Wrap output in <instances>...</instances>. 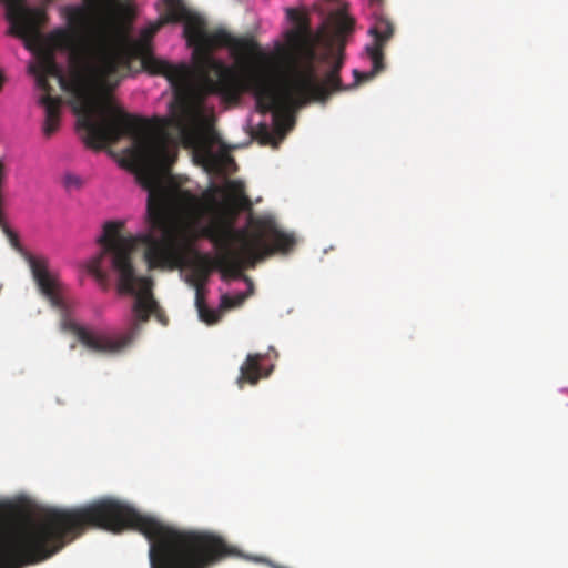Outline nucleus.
I'll return each instance as SVG.
<instances>
[{
  "mask_svg": "<svg viewBox=\"0 0 568 568\" xmlns=\"http://www.w3.org/2000/svg\"><path fill=\"white\" fill-rule=\"evenodd\" d=\"M163 6L159 20L146 28L142 37L149 41L164 24L182 21L187 44L193 47L192 60L200 82H191L192 70L186 63L172 64L144 55V70L165 77L175 91V100L165 118L146 119L125 112L106 94L129 73L131 49L95 28L91 2L67 6L63 14L69 28L52 30L41 43L36 62L29 67L43 91L39 103L44 109L42 131L47 138L60 126L63 103L61 97L53 95L54 88L49 80L54 79L63 92L79 102L82 113L79 122L87 131V146L101 150L128 136L132 141L129 149L132 160L175 152L180 143L203 160L212 158L219 135L214 129V110L206 104V99L211 94L223 99V95L239 93L232 67L215 59L213 51L226 47L231 53H257V41L252 37H233L223 29L207 31L205 21L191 12L182 0H164Z\"/></svg>",
  "mask_w": 568,
  "mask_h": 568,
  "instance_id": "f257e3e1",
  "label": "nucleus"
},
{
  "mask_svg": "<svg viewBox=\"0 0 568 568\" xmlns=\"http://www.w3.org/2000/svg\"><path fill=\"white\" fill-rule=\"evenodd\" d=\"M163 6L159 20L146 28L142 37L149 41L164 24L182 21L187 44L193 47L192 60L200 82H191L192 70L186 63L172 64L144 55V70L165 77L175 91V100L165 118L146 119L125 112L106 94L129 73L131 49L95 28L91 2L67 6L63 14L69 28L52 30L41 43L36 62L29 67L43 91L39 103L44 109L42 131L47 138L60 126L63 103L61 97L53 95L54 88L49 80L54 79L63 92L79 102L82 113L79 122L87 131V146L101 150L128 136L132 141L129 149L132 160L175 152L180 143L203 160L212 158L219 135L214 129V110L206 104V99L211 94L223 99V95L239 93L232 67L215 59L213 51L226 47L231 53H257V41L252 37H233L223 29L207 31L205 21L191 12L182 0H164Z\"/></svg>",
  "mask_w": 568,
  "mask_h": 568,
  "instance_id": "f03ea898",
  "label": "nucleus"
},
{
  "mask_svg": "<svg viewBox=\"0 0 568 568\" xmlns=\"http://www.w3.org/2000/svg\"><path fill=\"white\" fill-rule=\"evenodd\" d=\"M178 151L134 159L136 178L148 191L146 230L136 235H123L124 223H104L98 237L100 252L87 263V271L97 282L106 286L110 273L118 276L120 293L134 295L132 318L123 334L91 329L72 317L62 295V285L49 271L44 257L29 253L26 260L43 297L60 313V328L77 336L89 351L116 354L128 347L141 331L142 324L154 315L163 325L168 320L153 297V280L139 276L132 254L142 246L148 270H176L189 265V283L203 286L212 270L222 277L237 278L245 267L280 252L287 253L296 244L293 234L282 231L268 214L247 217L246 225L234 229L239 210L248 206L244 184L227 180L224 187L211 184L201 196L166 182Z\"/></svg>",
  "mask_w": 568,
  "mask_h": 568,
  "instance_id": "7ed1b4c3",
  "label": "nucleus"
},
{
  "mask_svg": "<svg viewBox=\"0 0 568 568\" xmlns=\"http://www.w3.org/2000/svg\"><path fill=\"white\" fill-rule=\"evenodd\" d=\"M91 527L143 534L150 541L152 568H212L236 554L220 535L166 525L115 499L70 509L48 508L38 523L27 520L21 503L0 500V568L43 561Z\"/></svg>",
  "mask_w": 568,
  "mask_h": 568,
  "instance_id": "20e7f679",
  "label": "nucleus"
},
{
  "mask_svg": "<svg viewBox=\"0 0 568 568\" xmlns=\"http://www.w3.org/2000/svg\"><path fill=\"white\" fill-rule=\"evenodd\" d=\"M288 40L294 49L304 58L306 65L303 69L295 68L283 81H275L268 70V57L258 47V53L240 51L232 53L239 68L232 67L236 97L223 95L229 103H237L243 93H252L260 113L272 112L275 130L284 135L294 125L291 113L305 105L310 100L325 101L334 91L345 88L339 78L343 65V52H334L332 49L325 54V59H333L332 69L323 82L317 80L313 62L316 59L315 40L307 27H300L290 31ZM257 45H260L257 43Z\"/></svg>",
  "mask_w": 568,
  "mask_h": 568,
  "instance_id": "39448f33",
  "label": "nucleus"
},
{
  "mask_svg": "<svg viewBox=\"0 0 568 568\" xmlns=\"http://www.w3.org/2000/svg\"><path fill=\"white\" fill-rule=\"evenodd\" d=\"M368 3L374 24L368 30L373 37V43L366 47V52L373 68L369 72L354 70L356 83L368 81L384 70V49L394 34V26L384 13L383 0H368Z\"/></svg>",
  "mask_w": 568,
  "mask_h": 568,
  "instance_id": "423d86ee",
  "label": "nucleus"
},
{
  "mask_svg": "<svg viewBox=\"0 0 568 568\" xmlns=\"http://www.w3.org/2000/svg\"><path fill=\"white\" fill-rule=\"evenodd\" d=\"M263 359L261 354H248L246 361L240 368V376L237 377V385L242 388L244 383L252 385L256 384L261 378L260 362Z\"/></svg>",
  "mask_w": 568,
  "mask_h": 568,
  "instance_id": "0eeeda50",
  "label": "nucleus"
},
{
  "mask_svg": "<svg viewBox=\"0 0 568 568\" xmlns=\"http://www.w3.org/2000/svg\"><path fill=\"white\" fill-rule=\"evenodd\" d=\"M195 287V304L199 311L200 318L207 324H215L220 320V313L211 310L206 306L204 296L202 293L203 286H194Z\"/></svg>",
  "mask_w": 568,
  "mask_h": 568,
  "instance_id": "6e6552de",
  "label": "nucleus"
},
{
  "mask_svg": "<svg viewBox=\"0 0 568 568\" xmlns=\"http://www.w3.org/2000/svg\"><path fill=\"white\" fill-rule=\"evenodd\" d=\"M246 295L241 293L235 296L223 295L221 298V307L224 310L241 306L245 301Z\"/></svg>",
  "mask_w": 568,
  "mask_h": 568,
  "instance_id": "1a4fd4ad",
  "label": "nucleus"
},
{
  "mask_svg": "<svg viewBox=\"0 0 568 568\" xmlns=\"http://www.w3.org/2000/svg\"><path fill=\"white\" fill-rule=\"evenodd\" d=\"M354 20L348 16H341L336 21V28L339 33H349L353 31Z\"/></svg>",
  "mask_w": 568,
  "mask_h": 568,
  "instance_id": "9d476101",
  "label": "nucleus"
},
{
  "mask_svg": "<svg viewBox=\"0 0 568 568\" xmlns=\"http://www.w3.org/2000/svg\"><path fill=\"white\" fill-rule=\"evenodd\" d=\"M63 184L69 190L80 189L82 185V180L75 174L67 173L63 178Z\"/></svg>",
  "mask_w": 568,
  "mask_h": 568,
  "instance_id": "9b49d317",
  "label": "nucleus"
},
{
  "mask_svg": "<svg viewBox=\"0 0 568 568\" xmlns=\"http://www.w3.org/2000/svg\"><path fill=\"white\" fill-rule=\"evenodd\" d=\"M3 233L6 234V236L8 237L10 244L16 248V250H21V246H20V241H19V236L16 232H13L9 226L8 224L4 225L3 227H1Z\"/></svg>",
  "mask_w": 568,
  "mask_h": 568,
  "instance_id": "f8f14e48",
  "label": "nucleus"
},
{
  "mask_svg": "<svg viewBox=\"0 0 568 568\" xmlns=\"http://www.w3.org/2000/svg\"><path fill=\"white\" fill-rule=\"evenodd\" d=\"M287 16L292 21L300 23L301 14L295 9H287Z\"/></svg>",
  "mask_w": 568,
  "mask_h": 568,
  "instance_id": "ddd939ff",
  "label": "nucleus"
},
{
  "mask_svg": "<svg viewBox=\"0 0 568 568\" xmlns=\"http://www.w3.org/2000/svg\"><path fill=\"white\" fill-rule=\"evenodd\" d=\"M0 166H1V169H2V170H4V169H6L4 163L2 162V160H1V159H0Z\"/></svg>",
  "mask_w": 568,
  "mask_h": 568,
  "instance_id": "4468645a",
  "label": "nucleus"
}]
</instances>
